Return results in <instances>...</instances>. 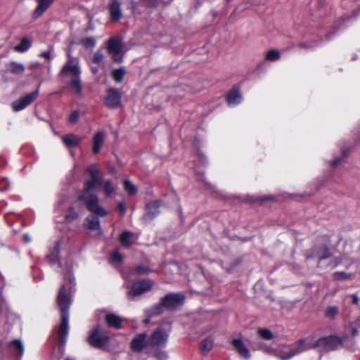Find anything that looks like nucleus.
I'll return each instance as SVG.
<instances>
[{"instance_id": "f257e3e1", "label": "nucleus", "mask_w": 360, "mask_h": 360, "mask_svg": "<svg viewBox=\"0 0 360 360\" xmlns=\"http://www.w3.org/2000/svg\"><path fill=\"white\" fill-rule=\"evenodd\" d=\"M71 268H72V264L67 262L65 278L68 283L63 284L57 299L61 312V323L58 329V335L61 342L65 341L68 333V308L71 303V292L74 286V278L71 274Z\"/></svg>"}, {"instance_id": "f03ea898", "label": "nucleus", "mask_w": 360, "mask_h": 360, "mask_svg": "<svg viewBox=\"0 0 360 360\" xmlns=\"http://www.w3.org/2000/svg\"><path fill=\"white\" fill-rule=\"evenodd\" d=\"M311 338L300 340L290 345H283L274 352V355L279 360H289L296 355L312 348Z\"/></svg>"}, {"instance_id": "7ed1b4c3", "label": "nucleus", "mask_w": 360, "mask_h": 360, "mask_svg": "<svg viewBox=\"0 0 360 360\" xmlns=\"http://www.w3.org/2000/svg\"><path fill=\"white\" fill-rule=\"evenodd\" d=\"M80 73L81 70L78 58L72 56L68 53V60L61 69L60 75L63 77H70L71 86L75 90H81L82 86L79 78Z\"/></svg>"}, {"instance_id": "20e7f679", "label": "nucleus", "mask_w": 360, "mask_h": 360, "mask_svg": "<svg viewBox=\"0 0 360 360\" xmlns=\"http://www.w3.org/2000/svg\"><path fill=\"white\" fill-rule=\"evenodd\" d=\"M79 200L84 202L89 212L97 217H103L108 214V211L100 205L96 195L91 193H83Z\"/></svg>"}, {"instance_id": "39448f33", "label": "nucleus", "mask_w": 360, "mask_h": 360, "mask_svg": "<svg viewBox=\"0 0 360 360\" xmlns=\"http://www.w3.org/2000/svg\"><path fill=\"white\" fill-rule=\"evenodd\" d=\"M169 326H160L154 330L148 338V346L152 349L165 347L169 337Z\"/></svg>"}, {"instance_id": "423d86ee", "label": "nucleus", "mask_w": 360, "mask_h": 360, "mask_svg": "<svg viewBox=\"0 0 360 360\" xmlns=\"http://www.w3.org/2000/svg\"><path fill=\"white\" fill-rule=\"evenodd\" d=\"M105 49L114 62L121 63L122 61L124 51L123 43L119 37H110L106 42Z\"/></svg>"}, {"instance_id": "0eeeda50", "label": "nucleus", "mask_w": 360, "mask_h": 360, "mask_svg": "<svg viewBox=\"0 0 360 360\" xmlns=\"http://www.w3.org/2000/svg\"><path fill=\"white\" fill-rule=\"evenodd\" d=\"M311 340L312 348H318L320 350H330L337 349L343 343L345 339H340L337 337L330 336L319 339L315 343Z\"/></svg>"}, {"instance_id": "6e6552de", "label": "nucleus", "mask_w": 360, "mask_h": 360, "mask_svg": "<svg viewBox=\"0 0 360 360\" xmlns=\"http://www.w3.org/2000/svg\"><path fill=\"white\" fill-rule=\"evenodd\" d=\"M86 172L89 174L90 179L85 183L84 190L83 193H91V191L101 186L102 179L98 169L96 165H91L88 167Z\"/></svg>"}, {"instance_id": "1a4fd4ad", "label": "nucleus", "mask_w": 360, "mask_h": 360, "mask_svg": "<svg viewBox=\"0 0 360 360\" xmlns=\"http://www.w3.org/2000/svg\"><path fill=\"white\" fill-rule=\"evenodd\" d=\"M109 336L107 332L101 328H96L89 337V344L96 348H103L107 345Z\"/></svg>"}, {"instance_id": "9d476101", "label": "nucleus", "mask_w": 360, "mask_h": 360, "mask_svg": "<svg viewBox=\"0 0 360 360\" xmlns=\"http://www.w3.org/2000/svg\"><path fill=\"white\" fill-rule=\"evenodd\" d=\"M152 286L153 283L149 280L136 282L131 285L127 286V295L129 299H134L135 297L150 290Z\"/></svg>"}, {"instance_id": "9b49d317", "label": "nucleus", "mask_w": 360, "mask_h": 360, "mask_svg": "<svg viewBox=\"0 0 360 360\" xmlns=\"http://www.w3.org/2000/svg\"><path fill=\"white\" fill-rule=\"evenodd\" d=\"M38 96V91H32L19 99L13 101L11 104L14 111H20L31 104Z\"/></svg>"}, {"instance_id": "f8f14e48", "label": "nucleus", "mask_w": 360, "mask_h": 360, "mask_svg": "<svg viewBox=\"0 0 360 360\" xmlns=\"http://www.w3.org/2000/svg\"><path fill=\"white\" fill-rule=\"evenodd\" d=\"M184 300L181 294H168L162 298V303L167 309L174 310L182 305Z\"/></svg>"}, {"instance_id": "ddd939ff", "label": "nucleus", "mask_w": 360, "mask_h": 360, "mask_svg": "<svg viewBox=\"0 0 360 360\" xmlns=\"http://www.w3.org/2000/svg\"><path fill=\"white\" fill-rule=\"evenodd\" d=\"M148 346V338L146 333L137 335L131 342V348L135 352H139Z\"/></svg>"}, {"instance_id": "4468645a", "label": "nucleus", "mask_w": 360, "mask_h": 360, "mask_svg": "<svg viewBox=\"0 0 360 360\" xmlns=\"http://www.w3.org/2000/svg\"><path fill=\"white\" fill-rule=\"evenodd\" d=\"M121 98L120 91H107L103 96L104 103L109 108H116L120 104Z\"/></svg>"}, {"instance_id": "2eb2a0df", "label": "nucleus", "mask_w": 360, "mask_h": 360, "mask_svg": "<svg viewBox=\"0 0 360 360\" xmlns=\"http://www.w3.org/2000/svg\"><path fill=\"white\" fill-rule=\"evenodd\" d=\"M55 0H36L37 6L34 9L32 17L37 19L41 17L53 4Z\"/></svg>"}, {"instance_id": "dca6fc26", "label": "nucleus", "mask_w": 360, "mask_h": 360, "mask_svg": "<svg viewBox=\"0 0 360 360\" xmlns=\"http://www.w3.org/2000/svg\"><path fill=\"white\" fill-rule=\"evenodd\" d=\"M233 346L236 349L240 356L248 359L250 356L248 349L245 347L243 342L240 339H234L232 342Z\"/></svg>"}, {"instance_id": "f3484780", "label": "nucleus", "mask_w": 360, "mask_h": 360, "mask_svg": "<svg viewBox=\"0 0 360 360\" xmlns=\"http://www.w3.org/2000/svg\"><path fill=\"white\" fill-rule=\"evenodd\" d=\"M6 68L8 72L13 75H19L25 72V66L20 63L11 61L6 64Z\"/></svg>"}, {"instance_id": "a211bd4d", "label": "nucleus", "mask_w": 360, "mask_h": 360, "mask_svg": "<svg viewBox=\"0 0 360 360\" xmlns=\"http://www.w3.org/2000/svg\"><path fill=\"white\" fill-rule=\"evenodd\" d=\"M110 13L112 20H118L122 17L120 4L117 0H112L110 4Z\"/></svg>"}, {"instance_id": "6ab92c4d", "label": "nucleus", "mask_w": 360, "mask_h": 360, "mask_svg": "<svg viewBox=\"0 0 360 360\" xmlns=\"http://www.w3.org/2000/svg\"><path fill=\"white\" fill-rule=\"evenodd\" d=\"M337 264V262L333 258L330 257L329 254H326L320 257L318 266L321 269H326L327 266H328L329 269H332L335 268Z\"/></svg>"}, {"instance_id": "aec40b11", "label": "nucleus", "mask_w": 360, "mask_h": 360, "mask_svg": "<svg viewBox=\"0 0 360 360\" xmlns=\"http://www.w3.org/2000/svg\"><path fill=\"white\" fill-rule=\"evenodd\" d=\"M103 48L101 47L98 49L95 53L94 54L91 58V63L94 64H96L102 70L105 69V54L103 53Z\"/></svg>"}, {"instance_id": "412c9836", "label": "nucleus", "mask_w": 360, "mask_h": 360, "mask_svg": "<svg viewBox=\"0 0 360 360\" xmlns=\"http://www.w3.org/2000/svg\"><path fill=\"white\" fill-rule=\"evenodd\" d=\"M32 41L28 37H23L20 44L13 46V49L18 53H24L30 49L32 46Z\"/></svg>"}, {"instance_id": "4be33fe9", "label": "nucleus", "mask_w": 360, "mask_h": 360, "mask_svg": "<svg viewBox=\"0 0 360 360\" xmlns=\"http://www.w3.org/2000/svg\"><path fill=\"white\" fill-rule=\"evenodd\" d=\"M99 217L97 215H90L85 219L84 226L91 230H99L100 229V221L98 219Z\"/></svg>"}, {"instance_id": "5701e85b", "label": "nucleus", "mask_w": 360, "mask_h": 360, "mask_svg": "<svg viewBox=\"0 0 360 360\" xmlns=\"http://www.w3.org/2000/svg\"><path fill=\"white\" fill-rule=\"evenodd\" d=\"M243 97L239 91H229L226 100L229 105L234 106L241 102Z\"/></svg>"}, {"instance_id": "b1692460", "label": "nucleus", "mask_w": 360, "mask_h": 360, "mask_svg": "<svg viewBox=\"0 0 360 360\" xmlns=\"http://www.w3.org/2000/svg\"><path fill=\"white\" fill-rule=\"evenodd\" d=\"M80 141V138L73 134L65 135L63 137V142L68 148L75 147Z\"/></svg>"}, {"instance_id": "393cba45", "label": "nucleus", "mask_w": 360, "mask_h": 360, "mask_svg": "<svg viewBox=\"0 0 360 360\" xmlns=\"http://www.w3.org/2000/svg\"><path fill=\"white\" fill-rule=\"evenodd\" d=\"M105 134L103 132H98L94 136L93 141V152L95 154L98 153L101 150Z\"/></svg>"}, {"instance_id": "a878e982", "label": "nucleus", "mask_w": 360, "mask_h": 360, "mask_svg": "<svg viewBox=\"0 0 360 360\" xmlns=\"http://www.w3.org/2000/svg\"><path fill=\"white\" fill-rule=\"evenodd\" d=\"M106 321L110 326H112L115 328H121L122 319L118 316L110 314L106 316Z\"/></svg>"}, {"instance_id": "bb28decb", "label": "nucleus", "mask_w": 360, "mask_h": 360, "mask_svg": "<svg viewBox=\"0 0 360 360\" xmlns=\"http://www.w3.org/2000/svg\"><path fill=\"white\" fill-rule=\"evenodd\" d=\"M106 196H110L115 191V186L112 184L111 181L108 179H103L101 186Z\"/></svg>"}, {"instance_id": "cd10ccee", "label": "nucleus", "mask_w": 360, "mask_h": 360, "mask_svg": "<svg viewBox=\"0 0 360 360\" xmlns=\"http://www.w3.org/2000/svg\"><path fill=\"white\" fill-rule=\"evenodd\" d=\"M120 241L123 246L129 248L134 243V236L129 231H124L120 236Z\"/></svg>"}, {"instance_id": "c85d7f7f", "label": "nucleus", "mask_w": 360, "mask_h": 360, "mask_svg": "<svg viewBox=\"0 0 360 360\" xmlns=\"http://www.w3.org/2000/svg\"><path fill=\"white\" fill-rule=\"evenodd\" d=\"M281 58V53L278 50L271 49L264 54V59L266 61L274 62Z\"/></svg>"}, {"instance_id": "c756f323", "label": "nucleus", "mask_w": 360, "mask_h": 360, "mask_svg": "<svg viewBox=\"0 0 360 360\" xmlns=\"http://www.w3.org/2000/svg\"><path fill=\"white\" fill-rule=\"evenodd\" d=\"M160 207V203L158 201H153L148 202L147 205L148 213L146 216L150 217H155L158 213V208Z\"/></svg>"}, {"instance_id": "7c9ffc66", "label": "nucleus", "mask_w": 360, "mask_h": 360, "mask_svg": "<svg viewBox=\"0 0 360 360\" xmlns=\"http://www.w3.org/2000/svg\"><path fill=\"white\" fill-rule=\"evenodd\" d=\"M79 44L86 49H93L96 44V40L93 37H84L80 40Z\"/></svg>"}, {"instance_id": "2f4dec72", "label": "nucleus", "mask_w": 360, "mask_h": 360, "mask_svg": "<svg viewBox=\"0 0 360 360\" xmlns=\"http://www.w3.org/2000/svg\"><path fill=\"white\" fill-rule=\"evenodd\" d=\"M124 190L129 195H134L137 193V187L128 179L124 181Z\"/></svg>"}, {"instance_id": "473e14b6", "label": "nucleus", "mask_w": 360, "mask_h": 360, "mask_svg": "<svg viewBox=\"0 0 360 360\" xmlns=\"http://www.w3.org/2000/svg\"><path fill=\"white\" fill-rule=\"evenodd\" d=\"M126 72L124 68H120L118 69H115L112 71V77L116 82H121L123 79V77L125 75Z\"/></svg>"}, {"instance_id": "72a5a7b5", "label": "nucleus", "mask_w": 360, "mask_h": 360, "mask_svg": "<svg viewBox=\"0 0 360 360\" xmlns=\"http://www.w3.org/2000/svg\"><path fill=\"white\" fill-rule=\"evenodd\" d=\"M162 349H153V356L158 360H166L168 357L167 353Z\"/></svg>"}, {"instance_id": "f704fd0d", "label": "nucleus", "mask_w": 360, "mask_h": 360, "mask_svg": "<svg viewBox=\"0 0 360 360\" xmlns=\"http://www.w3.org/2000/svg\"><path fill=\"white\" fill-rule=\"evenodd\" d=\"M259 335L266 340H271L274 337L273 333L271 330L265 328H259L257 330Z\"/></svg>"}, {"instance_id": "c9c22d12", "label": "nucleus", "mask_w": 360, "mask_h": 360, "mask_svg": "<svg viewBox=\"0 0 360 360\" xmlns=\"http://www.w3.org/2000/svg\"><path fill=\"white\" fill-rule=\"evenodd\" d=\"M213 347V342L210 339H206L201 342L200 349L201 350L206 353L210 352Z\"/></svg>"}, {"instance_id": "e433bc0d", "label": "nucleus", "mask_w": 360, "mask_h": 360, "mask_svg": "<svg viewBox=\"0 0 360 360\" xmlns=\"http://www.w3.org/2000/svg\"><path fill=\"white\" fill-rule=\"evenodd\" d=\"M333 276L336 280H348L352 278V274H347L344 272L337 271L333 274Z\"/></svg>"}, {"instance_id": "4c0bfd02", "label": "nucleus", "mask_w": 360, "mask_h": 360, "mask_svg": "<svg viewBox=\"0 0 360 360\" xmlns=\"http://www.w3.org/2000/svg\"><path fill=\"white\" fill-rule=\"evenodd\" d=\"M346 156H347L346 152H343L342 154L340 157L335 158L333 160H332L330 162V166L333 168L337 167L342 162L343 159L345 158H346Z\"/></svg>"}, {"instance_id": "58836bf2", "label": "nucleus", "mask_w": 360, "mask_h": 360, "mask_svg": "<svg viewBox=\"0 0 360 360\" xmlns=\"http://www.w3.org/2000/svg\"><path fill=\"white\" fill-rule=\"evenodd\" d=\"M78 216H79L78 213H77L75 211L73 207H71L69 209L68 213L67 214V215L65 217V219L68 222H71V221H74L75 219H76L78 217Z\"/></svg>"}, {"instance_id": "ea45409f", "label": "nucleus", "mask_w": 360, "mask_h": 360, "mask_svg": "<svg viewBox=\"0 0 360 360\" xmlns=\"http://www.w3.org/2000/svg\"><path fill=\"white\" fill-rule=\"evenodd\" d=\"M111 259L115 264H120L123 261V256L118 251H115L111 255Z\"/></svg>"}, {"instance_id": "a19ab883", "label": "nucleus", "mask_w": 360, "mask_h": 360, "mask_svg": "<svg viewBox=\"0 0 360 360\" xmlns=\"http://www.w3.org/2000/svg\"><path fill=\"white\" fill-rule=\"evenodd\" d=\"M11 345L19 352V355L21 356L23 354L24 348L21 342L18 340H13Z\"/></svg>"}, {"instance_id": "79ce46f5", "label": "nucleus", "mask_w": 360, "mask_h": 360, "mask_svg": "<svg viewBox=\"0 0 360 360\" xmlns=\"http://www.w3.org/2000/svg\"><path fill=\"white\" fill-rule=\"evenodd\" d=\"M79 112L75 110V111H73L70 115L69 116V118H68V122L70 124H75L77 122V121L79 120Z\"/></svg>"}, {"instance_id": "37998d69", "label": "nucleus", "mask_w": 360, "mask_h": 360, "mask_svg": "<svg viewBox=\"0 0 360 360\" xmlns=\"http://www.w3.org/2000/svg\"><path fill=\"white\" fill-rule=\"evenodd\" d=\"M134 272L136 274H144L148 273L149 270L144 266H139L134 270Z\"/></svg>"}, {"instance_id": "c03bdc74", "label": "nucleus", "mask_w": 360, "mask_h": 360, "mask_svg": "<svg viewBox=\"0 0 360 360\" xmlns=\"http://www.w3.org/2000/svg\"><path fill=\"white\" fill-rule=\"evenodd\" d=\"M53 50V48L51 47L49 51L41 53L40 54V56L46 58V60H51V53H52Z\"/></svg>"}, {"instance_id": "a18cd8bd", "label": "nucleus", "mask_w": 360, "mask_h": 360, "mask_svg": "<svg viewBox=\"0 0 360 360\" xmlns=\"http://www.w3.org/2000/svg\"><path fill=\"white\" fill-rule=\"evenodd\" d=\"M326 314L327 316L333 317L338 314V308L335 307H329L327 309Z\"/></svg>"}, {"instance_id": "49530a36", "label": "nucleus", "mask_w": 360, "mask_h": 360, "mask_svg": "<svg viewBox=\"0 0 360 360\" xmlns=\"http://www.w3.org/2000/svg\"><path fill=\"white\" fill-rule=\"evenodd\" d=\"M50 257H51L50 261H51L52 264H54L56 263V264H58V266H61L62 265L61 262L58 260V258L56 255H51Z\"/></svg>"}, {"instance_id": "de8ad7c7", "label": "nucleus", "mask_w": 360, "mask_h": 360, "mask_svg": "<svg viewBox=\"0 0 360 360\" xmlns=\"http://www.w3.org/2000/svg\"><path fill=\"white\" fill-rule=\"evenodd\" d=\"M91 70L94 75H96L100 70H103L101 67L91 65Z\"/></svg>"}, {"instance_id": "09e8293b", "label": "nucleus", "mask_w": 360, "mask_h": 360, "mask_svg": "<svg viewBox=\"0 0 360 360\" xmlns=\"http://www.w3.org/2000/svg\"><path fill=\"white\" fill-rule=\"evenodd\" d=\"M299 47L303 49H311L313 46L311 43H301L299 44Z\"/></svg>"}, {"instance_id": "8fccbe9b", "label": "nucleus", "mask_w": 360, "mask_h": 360, "mask_svg": "<svg viewBox=\"0 0 360 360\" xmlns=\"http://www.w3.org/2000/svg\"><path fill=\"white\" fill-rule=\"evenodd\" d=\"M118 210L122 214H124L126 212L125 205L123 203H120L118 205Z\"/></svg>"}, {"instance_id": "3c124183", "label": "nucleus", "mask_w": 360, "mask_h": 360, "mask_svg": "<svg viewBox=\"0 0 360 360\" xmlns=\"http://www.w3.org/2000/svg\"><path fill=\"white\" fill-rule=\"evenodd\" d=\"M352 299H353V302L354 304H358L359 299H358V297L356 295H352Z\"/></svg>"}, {"instance_id": "603ef678", "label": "nucleus", "mask_w": 360, "mask_h": 360, "mask_svg": "<svg viewBox=\"0 0 360 360\" xmlns=\"http://www.w3.org/2000/svg\"><path fill=\"white\" fill-rule=\"evenodd\" d=\"M24 240L27 242H30L31 240V238L29 237L28 235H24Z\"/></svg>"}, {"instance_id": "864d4df0", "label": "nucleus", "mask_w": 360, "mask_h": 360, "mask_svg": "<svg viewBox=\"0 0 360 360\" xmlns=\"http://www.w3.org/2000/svg\"><path fill=\"white\" fill-rule=\"evenodd\" d=\"M356 334H357L356 330L353 328L352 329V335H353V336H355Z\"/></svg>"}, {"instance_id": "5fc2aeb1", "label": "nucleus", "mask_w": 360, "mask_h": 360, "mask_svg": "<svg viewBox=\"0 0 360 360\" xmlns=\"http://www.w3.org/2000/svg\"><path fill=\"white\" fill-rule=\"evenodd\" d=\"M65 360H75L73 358L68 357Z\"/></svg>"}, {"instance_id": "6e6d98bb", "label": "nucleus", "mask_w": 360, "mask_h": 360, "mask_svg": "<svg viewBox=\"0 0 360 360\" xmlns=\"http://www.w3.org/2000/svg\"><path fill=\"white\" fill-rule=\"evenodd\" d=\"M144 322H145L146 323H147L148 322V319H146V320H144Z\"/></svg>"}]
</instances>
